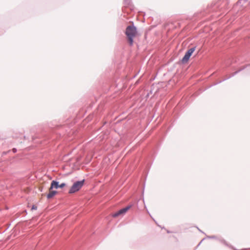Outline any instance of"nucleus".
Masks as SVG:
<instances>
[{"instance_id":"1","label":"nucleus","mask_w":250,"mask_h":250,"mask_svg":"<svg viewBox=\"0 0 250 250\" xmlns=\"http://www.w3.org/2000/svg\"><path fill=\"white\" fill-rule=\"evenodd\" d=\"M125 34L129 44L132 45L133 42V38L137 35L136 28L133 25L128 26L126 28Z\"/></svg>"},{"instance_id":"2","label":"nucleus","mask_w":250,"mask_h":250,"mask_svg":"<svg viewBox=\"0 0 250 250\" xmlns=\"http://www.w3.org/2000/svg\"><path fill=\"white\" fill-rule=\"evenodd\" d=\"M84 180L81 181H77L74 183L72 186L71 187L69 193H73L76 191H78L83 185Z\"/></svg>"},{"instance_id":"3","label":"nucleus","mask_w":250,"mask_h":250,"mask_svg":"<svg viewBox=\"0 0 250 250\" xmlns=\"http://www.w3.org/2000/svg\"><path fill=\"white\" fill-rule=\"evenodd\" d=\"M195 50V48L193 47V48H191L188 50V51L186 52L185 55L182 59V61L183 63H186V62H188L189 58L191 56L192 54L194 52Z\"/></svg>"},{"instance_id":"4","label":"nucleus","mask_w":250,"mask_h":250,"mask_svg":"<svg viewBox=\"0 0 250 250\" xmlns=\"http://www.w3.org/2000/svg\"><path fill=\"white\" fill-rule=\"evenodd\" d=\"M130 208L131 206H128L124 208L120 209L116 213L113 214L112 216L113 217H117L120 215H123L125 214Z\"/></svg>"},{"instance_id":"5","label":"nucleus","mask_w":250,"mask_h":250,"mask_svg":"<svg viewBox=\"0 0 250 250\" xmlns=\"http://www.w3.org/2000/svg\"><path fill=\"white\" fill-rule=\"evenodd\" d=\"M56 193L57 191L55 190H53L52 189H51V187H50L49 189V193L47 195V198L48 199L52 198L56 194Z\"/></svg>"},{"instance_id":"6","label":"nucleus","mask_w":250,"mask_h":250,"mask_svg":"<svg viewBox=\"0 0 250 250\" xmlns=\"http://www.w3.org/2000/svg\"><path fill=\"white\" fill-rule=\"evenodd\" d=\"M50 187L51 189H53V188L56 189L58 188H59V183L55 181H52Z\"/></svg>"},{"instance_id":"7","label":"nucleus","mask_w":250,"mask_h":250,"mask_svg":"<svg viewBox=\"0 0 250 250\" xmlns=\"http://www.w3.org/2000/svg\"><path fill=\"white\" fill-rule=\"evenodd\" d=\"M65 186V184L64 183H62L61 185H59V188H62Z\"/></svg>"},{"instance_id":"8","label":"nucleus","mask_w":250,"mask_h":250,"mask_svg":"<svg viewBox=\"0 0 250 250\" xmlns=\"http://www.w3.org/2000/svg\"><path fill=\"white\" fill-rule=\"evenodd\" d=\"M37 206H35V205H33L32 207V209L33 210V209H37Z\"/></svg>"},{"instance_id":"9","label":"nucleus","mask_w":250,"mask_h":250,"mask_svg":"<svg viewBox=\"0 0 250 250\" xmlns=\"http://www.w3.org/2000/svg\"><path fill=\"white\" fill-rule=\"evenodd\" d=\"M13 151L14 152H15L16 151V149L15 148H13Z\"/></svg>"}]
</instances>
